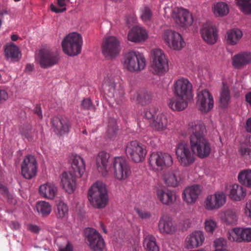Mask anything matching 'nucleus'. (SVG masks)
<instances>
[{
    "mask_svg": "<svg viewBox=\"0 0 251 251\" xmlns=\"http://www.w3.org/2000/svg\"><path fill=\"white\" fill-rule=\"evenodd\" d=\"M38 62L42 68L47 69L58 64V53L48 50H41L39 53Z\"/></svg>",
    "mask_w": 251,
    "mask_h": 251,
    "instance_id": "nucleus-13",
    "label": "nucleus"
},
{
    "mask_svg": "<svg viewBox=\"0 0 251 251\" xmlns=\"http://www.w3.org/2000/svg\"><path fill=\"white\" fill-rule=\"evenodd\" d=\"M20 134L23 138L26 139L28 141L33 139V136L30 129L27 127H22L20 129Z\"/></svg>",
    "mask_w": 251,
    "mask_h": 251,
    "instance_id": "nucleus-51",
    "label": "nucleus"
},
{
    "mask_svg": "<svg viewBox=\"0 0 251 251\" xmlns=\"http://www.w3.org/2000/svg\"><path fill=\"white\" fill-rule=\"evenodd\" d=\"M242 35V31L238 28H234L228 31L226 33L227 43L230 45L237 44Z\"/></svg>",
    "mask_w": 251,
    "mask_h": 251,
    "instance_id": "nucleus-37",
    "label": "nucleus"
},
{
    "mask_svg": "<svg viewBox=\"0 0 251 251\" xmlns=\"http://www.w3.org/2000/svg\"><path fill=\"white\" fill-rule=\"evenodd\" d=\"M88 198L94 207L97 208L105 207L108 201L106 185L102 182L97 181L89 189Z\"/></svg>",
    "mask_w": 251,
    "mask_h": 251,
    "instance_id": "nucleus-3",
    "label": "nucleus"
},
{
    "mask_svg": "<svg viewBox=\"0 0 251 251\" xmlns=\"http://www.w3.org/2000/svg\"><path fill=\"white\" fill-rule=\"evenodd\" d=\"M136 211L139 216L142 219H149L151 217V214L148 212L140 210L138 208L136 209Z\"/></svg>",
    "mask_w": 251,
    "mask_h": 251,
    "instance_id": "nucleus-56",
    "label": "nucleus"
},
{
    "mask_svg": "<svg viewBox=\"0 0 251 251\" xmlns=\"http://www.w3.org/2000/svg\"><path fill=\"white\" fill-rule=\"evenodd\" d=\"M85 170V164L83 159L78 155H74L72 163V172L76 176L81 177Z\"/></svg>",
    "mask_w": 251,
    "mask_h": 251,
    "instance_id": "nucleus-30",
    "label": "nucleus"
},
{
    "mask_svg": "<svg viewBox=\"0 0 251 251\" xmlns=\"http://www.w3.org/2000/svg\"><path fill=\"white\" fill-rule=\"evenodd\" d=\"M110 155L104 151H100L96 158V165L99 171L101 172L104 176L107 174V165Z\"/></svg>",
    "mask_w": 251,
    "mask_h": 251,
    "instance_id": "nucleus-32",
    "label": "nucleus"
},
{
    "mask_svg": "<svg viewBox=\"0 0 251 251\" xmlns=\"http://www.w3.org/2000/svg\"><path fill=\"white\" fill-rule=\"evenodd\" d=\"M159 232L164 234H173L176 230V227L171 217L167 215L161 216L158 224Z\"/></svg>",
    "mask_w": 251,
    "mask_h": 251,
    "instance_id": "nucleus-22",
    "label": "nucleus"
},
{
    "mask_svg": "<svg viewBox=\"0 0 251 251\" xmlns=\"http://www.w3.org/2000/svg\"><path fill=\"white\" fill-rule=\"evenodd\" d=\"M59 251H73V246L71 244L68 242L65 247H60Z\"/></svg>",
    "mask_w": 251,
    "mask_h": 251,
    "instance_id": "nucleus-62",
    "label": "nucleus"
},
{
    "mask_svg": "<svg viewBox=\"0 0 251 251\" xmlns=\"http://www.w3.org/2000/svg\"><path fill=\"white\" fill-rule=\"evenodd\" d=\"M251 62V54L243 52L235 55L232 58V65L236 69H240Z\"/></svg>",
    "mask_w": 251,
    "mask_h": 251,
    "instance_id": "nucleus-33",
    "label": "nucleus"
},
{
    "mask_svg": "<svg viewBox=\"0 0 251 251\" xmlns=\"http://www.w3.org/2000/svg\"><path fill=\"white\" fill-rule=\"evenodd\" d=\"M201 34L203 40L208 44L213 45L218 40V29L216 26L210 22L204 24L201 29Z\"/></svg>",
    "mask_w": 251,
    "mask_h": 251,
    "instance_id": "nucleus-18",
    "label": "nucleus"
},
{
    "mask_svg": "<svg viewBox=\"0 0 251 251\" xmlns=\"http://www.w3.org/2000/svg\"><path fill=\"white\" fill-rule=\"evenodd\" d=\"M188 131L190 134V146L184 142L179 143L176 153L180 164L183 167L191 165L195 161V154L201 158L209 156L211 147L206 135L207 130L204 124L200 121L189 123Z\"/></svg>",
    "mask_w": 251,
    "mask_h": 251,
    "instance_id": "nucleus-1",
    "label": "nucleus"
},
{
    "mask_svg": "<svg viewBox=\"0 0 251 251\" xmlns=\"http://www.w3.org/2000/svg\"><path fill=\"white\" fill-rule=\"evenodd\" d=\"M240 154L246 159L251 161V149L248 148H241L239 150Z\"/></svg>",
    "mask_w": 251,
    "mask_h": 251,
    "instance_id": "nucleus-53",
    "label": "nucleus"
},
{
    "mask_svg": "<svg viewBox=\"0 0 251 251\" xmlns=\"http://www.w3.org/2000/svg\"><path fill=\"white\" fill-rule=\"evenodd\" d=\"M174 93L176 97L191 100L193 98L192 85L187 79L181 78L174 84Z\"/></svg>",
    "mask_w": 251,
    "mask_h": 251,
    "instance_id": "nucleus-9",
    "label": "nucleus"
},
{
    "mask_svg": "<svg viewBox=\"0 0 251 251\" xmlns=\"http://www.w3.org/2000/svg\"><path fill=\"white\" fill-rule=\"evenodd\" d=\"M156 195L158 200L164 205H171L176 201V194L174 191L169 189H158Z\"/></svg>",
    "mask_w": 251,
    "mask_h": 251,
    "instance_id": "nucleus-24",
    "label": "nucleus"
},
{
    "mask_svg": "<svg viewBox=\"0 0 251 251\" xmlns=\"http://www.w3.org/2000/svg\"><path fill=\"white\" fill-rule=\"evenodd\" d=\"M0 193L3 196H6L9 192L7 188L2 184H0Z\"/></svg>",
    "mask_w": 251,
    "mask_h": 251,
    "instance_id": "nucleus-64",
    "label": "nucleus"
},
{
    "mask_svg": "<svg viewBox=\"0 0 251 251\" xmlns=\"http://www.w3.org/2000/svg\"><path fill=\"white\" fill-rule=\"evenodd\" d=\"M76 176L72 172H65L61 177V185L63 189L68 193L72 194L76 188Z\"/></svg>",
    "mask_w": 251,
    "mask_h": 251,
    "instance_id": "nucleus-21",
    "label": "nucleus"
},
{
    "mask_svg": "<svg viewBox=\"0 0 251 251\" xmlns=\"http://www.w3.org/2000/svg\"><path fill=\"white\" fill-rule=\"evenodd\" d=\"M226 245V241L222 238H218L214 241V245L217 249L219 247L223 248V247Z\"/></svg>",
    "mask_w": 251,
    "mask_h": 251,
    "instance_id": "nucleus-57",
    "label": "nucleus"
},
{
    "mask_svg": "<svg viewBox=\"0 0 251 251\" xmlns=\"http://www.w3.org/2000/svg\"><path fill=\"white\" fill-rule=\"evenodd\" d=\"M151 93L146 90H143L137 94L136 100L142 105L149 103L151 100Z\"/></svg>",
    "mask_w": 251,
    "mask_h": 251,
    "instance_id": "nucleus-42",
    "label": "nucleus"
},
{
    "mask_svg": "<svg viewBox=\"0 0 251 251\" xmlns=\"http://www.w3.org/2000/svg\"><path fill=\"white\" fill-rule=\"evenodd\" d=\"M82 45V37L79 34L75 32L68 34L62 42L64 52L71 56L79 54L81 50Z\"/></svg>",
    "mask_w": 251,
    "mask_h": 251,
    "instance_id": "nucleus-4",
    "label": "nucleus"
},
{
    "mask_svg": "<svg viewBox=\"0 0 251 251\" xmlns=\"http://www.w3.org/2000/svg\"><path fill=\"white\" fill-rule=\"evenodd\" d=\"M246 195V190L241 185L234 184L229 186V197L235 201H240Z\"/></svg>",
    "mask_w": 251,
    "mask_h": 251,
    "instance_id": "nucleus-34",
    "label": "nucleus"
},
{
    "mask_svg": "<svg viewBox=\"0 0 251 251\" xmlns=\"http://www.w3.org/2000/svg\"><path fill=\"white\" fill-rule=\"evenodd\" d=\"M68 208L67 205L62 201H60L57 205L56 215L58 218H62L68 213Z\"/></svg>",
    "mask_w": 251,
    "mask_h": 251,
    "instance_id": "nucleus-49",
    "label": "nucleus"
},
{
    "mask_svg": "<svg viewBox=\"0 0 251 251\" xmlns=\"http://www.w3.org/2000/svg\"><path fill=\"white\" fill-rule=\"evenodd\" d=\"M36 208L38 213L43 216H46L51 212V206L45 201H39L36 203Z\"/></svg>",
    "mask_w": 251,
    "mask_h": 251,
    "instance_id": "nucleus-41",
    "label": "nucleus"
},
{
    "mask_svg": "<svg viewBox=\"0 0 251 251\" xmlns=\"http://www.w3.org/2000/svg\"><path fill=\"white\" fill-rule=\"evenodd\" d=\"M102 51L106 57L110 58L115 57L120 51L119 41L114 36L106 38L102 43Z\"/></svg>",
    "mask_w": 251,
    "mask_h": 251,
    "instance_id": "nucleus-17",
    "label": "nucleus"
},
{
    "mask_svg": "<svg viewBox=\"0 0 251 251\" xmlns=\"http://www.w3.org/2000/svg\"><path fill=\"white\" fill-rule=\"evenodd\" d=\"M34 112L36 114L40 119L43 117L41 107L40 105L37 104L34 109Z\"/></svg>",
    "mask_w": 251,
    "mask_h": 251,
    "instance_id": "nucleus-61",
    "label": "nucleus"
},
{
    "mask_svg": "<svg viewBox=\"0 0 251 251\" xmlns=\"http://www.w3.org/2000/svg\"><path fill=\"white\" fill-rule=\"evenodd\" d=\"M227 237L230 241H243L242 229L239 228H233L228 232Z\"/></svg>",
    "mask_w": 251,
    "mask_h": 251,
    "instance_id": "nucleus-43",
    "label": "nucleus"
},
{
    "mask_svg": "<svg viewBox=\"0 0 251 251\" xmlns=\"http://www.w3.org/2000/svg\"><path fill=\"white\" fill-rule=\"evenodd\" d=\"M243 241L251 242V228L242 229Z\"/></svg>",
    "mask_w": 251,
    "mask_h": 251,
    "instance_id": "nucleus-54",
    "label": "nucleus"
},
{
    "mask_svg": "<svg viewBox=\"0 0 251 251\" xmlns=\"http://www.w3.org/2000/svg\"><path fill=\"white\" fill-rule=\"evenodd\" d=\"M190 100L181 99L180 98L175 97L169 99L168 105L171 109L176 111H182L188 106V102Z\"/></svg>",
    "mask_w": 251,
    "mask_h": 251,
    "instance_id": "nucleus-35",
    "label": "nucleus"
},
{
    "mask_svg": "<svg viewBox=\"0 0 251 251\" xmlns=\"http://www.w3.org/2000/svg\"><path fill=\"white\" fill-rule=\"evenodd\" d=\"M240 10L244 14L251 15V0H236Z\"/></svg>",
    "mask_w": 251,
    "mask_h": 251,
    "instance_id": "nucleus-44",
    "label": "nucleus"
},
{
    "mask_svg": "<svg viewBox=\"0 0 251 251\" xmlns=\"http://www.w3.org/2000/svg\"><path fill=\"white\" fill-rule=\"evenodd\" d=\"M27 230L34 233H38L40 230L39 227L35 225L29 224L27 227Z\"/></svg>",
    "mask_w": 251,
    "mask_h": 251,
    "instance_id": "nucleus-58",
    "label": "nucleus"
},
{
    "mask_svg": "<svg viewBox=\"0 0 251 251\" xmlns=\"http://www.w3.org/2000/svg\"><path fill=\"white\" fill-rule=\"evenodd\" d=\"M118 129L114 120H111L108 124L106 134L110 139L115 138L117 135Z\"/></svg>",
    "mask_w": 251,
    "mask_h": 251,
    "instance_id": "nucleus-45",
    "label": "nucleus"
},
{
    "mask_svg": "<svg viewBox=\"0 0 251 251\" xmlns=\"http://www.w3.org/2000/svg\"><path fill=\"white\" fill-rule=\"evenodd\" d=\"M148 36L145 29L139 26H134L128 34V40L134 42H140L145 40Z\"/></svg>",
    "mask_w": 251,
    "mask_h": 251,
    "instance_id": "nucleus-29",
    "label": "nucleus"
},
{
    "mask_svg": "<svg viewBox=\"0 0 251 251\" xmlns=\"http://www.w3.org/2000/svg\"><path fill=\"white\" fill-rule=\"evenodd\" d=\"M143 247L146 251H159V247L157 244L156 238L151 234L145 236Z\"/></svg>",
    "mask_w": 251,
    "mask_h": 251,
    "instance_id": "nucleus-36",
    "label": "nucleus"
},
{
    "mask_svg": "<svg viewBox=\"0 0 251 251\" xmlns=\"http://www.w3.org/2000/svg\"><path fill=\"white\" fill-rule=\"evenodd\" d=\"M152 61L151 71L158 75L165 74L169 70L168 59L163 50L155 49L151 51Z\"/></svg>",
    "mask_w": 251,
    "mask_h": 251,
    "instance_id": "nucleus-6",
    "label": "nucleus"
},
{
    "mask_svg": "<svg viewBox=\"0 0 251 251\" xmlns=\"http://www.w3.org/2000/svg\"><path fill=\"white\" fill-rule=\"evenodd\" d=\"M238 180L242 185L251 188V170L241 171L238 174Z\"/></svg>",
    "mask_w": 251,
    "mask_h": 251,
    "instance_id": "nucleus-39",
    "label": "nucleus"
},
{
    "mask_svg": "<svg viewBox=\"0 0 251 251\" xmlns=\"http://www.w3.org/2000/svg\"><path fill=\"white\" fill-rule=\"evenodd\" d=\"M114 177L118 180H126L131 174V171L127 160L121 156L115 157L112 161Z\"/></svg>",
    "mask_w": 251,
    "mask_h": 251,
    "instance_id": "nucleus-7",
    "label": "nucleus"
},
{
    "mask_svg": "<svg viewBox=\"0 0 251 251\" xmlns=\"http://www.w3.org/2000/svg\"><path fill=\"white\" fill-rule=\"evenodd\" d=\"M230 94L228 86L224 82L220 94V103L222 107H226L230 101Z\"/></svg>",
    "mask_w": 251,
    "mask_h": 251,
    "instance_id": "nucleus-38",
    "label": "nucleus"
},
{
    "mask_svg": "<svg viewBox=\"0 0 251 251\" xmlns=\"http://www.w3.org/2000/svg\"><path fill=\"white\" fill-rule=\"evenodd\" d=\"M158 113V110L155 107H150L145 108L142 114L143 117L151 121L155 118Z\"/></svg>",
    "mask_w": 251,
    "mask_h": 251,
    "instance_id": "nucleus-47",
    "label": "nucleus"
},
{
    "mask_svg": "<svg viewBox=\"0 0 251 251\" xmlns=\"http://www.w3.org/2000/svg\"><path fill=\"white\" fill-rule=\"evenodd\" d=\"M201 189L198 185H193L186 188L183 192V200L187 203H194L201 194Z\"/></svg>",
    "mask_w": 251,
    "mask_h": 251,
    "instance_id": "nucleus-26",
    "label": "nucleus"
},
{
    "mask_svg": "<svg viewBox=\"0 0 251 251\" xmlns=\"http://www.w3.org/2000/svg\"><path fill=\"white\" fill-rule=\"evenodd\" d=\"M51 123L53 130L57 134L62 135L69 132L70 124L68 119L56 117L52 119Z\"/></svg>",
    "mask_w": 251,
    "mask_h": 251,
    "instance_id": "nucleus-23",
    "label": "nucleus"
},
{
    "mask_svg": "<svg viewBox=\"0 0 251 251\" xmlns=\"http://www.w3.org/2000/svg\"><path fill=\"white\" fill-rule=\"evenodd\" d=\"M67 1V0H57V4L59 7L57 8L56 6L51 4L50 6V10L56 13H62L65 11L66 10Z\"/></svg>",
    "mask_w": 251,
    "mask_h": 251,
    "instance_id": "nucleus-48",
    "label": "nucleus"
},
{
    "mask_svg": "<svg viewBox=\"0 0 251 251\" xmlns=\"http://www.w3.org/2000/svg\"><path fill=\"white\" fill-rule=\"evenodd\" d=\"M151 128L156 131H162L168 128L169 125L167 116L163 113L158 112L155 118L150 122Z\"/></svg>",
    "mask_w": 251,
    "mask_h": 251,
    "instance_id": "nucleus-25",
    "label": "nucleus"
},
{
    "mask_svg": "<svg viewBox=\"0 0 251 251\" xmlns=\"http://www.w3.org/2000/svg\"><path fill=\"white\" fill-rule=\"evenodd\" d=\"M152 17V12L148 7H145L141 10V18L144 22L150 21Z\"/></svg>",
    "mask_w": 251,
    "mask_h": 251,
    "instance_id": "nucleus-50",
    "label": "nucleus"
},
{
    "mask_svg": "<svg viewBox=\"0 0 251 251\" xmlns=\"http://www.w3.org/2000/svg\"><path fill=\"white\" fill-rule=\"evenodd\" d=\"M162 38L167 45L174 50H180L185 45L180 34L172 30H165Z\"/></svg>",
    "mask_w": 251,
    "mask_h": 251,
    "instance_id": "nucleus-12",
    "label": "nucleus"
},
{
    "mask_svg": "<svg viewBox=\"0 0 251 251\" xmlns=\"http://www.w3.org/2000/svg\"><path fill=\"white\" fill-rule=\"evenodd\" d=\"M205 229L206 231L212 233L216 227V222L211 219H208L205 221Z\"/></svg>",
    "mask_w": 251,
    "mask_h": 251,
    "instance_id": "nucleus-52",
    "label": "nucleus"
},
{
    "mask_svg": "<svg viewBox=\"0 0 251 251\" xmlns=\"http://www.w3.org/2000/svg\"><path fill=\"white\" fill-rule=\"evenodd\" d=\"M173 163L170 154L162 152L152 153L149 158V165L153 169L162 170L171 166Z\"/></svg>",
    "mask_w": 251,
    "mask_h": 251,
    "instance_id": "nucleus-8",
    "label": "nucleus"
},
{
    "mask_svg": "<svg viewBox=\"0 0 251 251\" xmlns=\"http://www.w3.org/2000/svg\"><path fill=\"white\" fill-rule=\"evenodd\" d=\"M126 153L134 162L138 163L144 159L146 151L140 143L137 141H132L127 144Z\"/></svg>",
    "mask_w": 251,
    "mask_h": 251,
    "instance_id": "nucleus-10",
    "label": "nucleus"
},
{
    "mask_svg": "<svg viewBox=\"0 0 251 251\" xmlns=\"http://www.w3.org/2000/svg\"><path fill=\"white\" fill-rule=\"evenodd\" d=\"M223 220L227 224H235L237 221V216L235 211L232 210H226L224 214Z\"/></svg>",
    "mask_w": 251,
    "mask_h": 251,
    "instance_id": "nucleus-46",
    "label": "nucleus"
},
{
    "mask_svg": "<svg viewBox=\"0 0 251 251\" xmlns=\"http://www.w3.org/2000/svg\"><path fill=\"white\" fill-rule=\"evenodd\" d=\"M213 10L214 14L216 16L223 17L228 13L229 8L226 3L219 2L214 4Z\"/></svg>",
    "mask_w": 251,
    "mask_h": 251,
    "instance_id": "nucleus-40",
    "label": "nucleus"
},
{
    "mask_svg": "<svg viewBox=\"0 0 251 251\" xmlns=\"http://www.w3.org/2000/svg\"><path fill=\"white\" fill-rule=\"evenodd\" d=\"M4 53L7 59H10L13 62L18 61L22 56L19 47L13 43L5 46Z\"/></svg>",
    "mask_w": 251,
    "mask_h": 251,
    "instance_id": "nucleus-28",
    "label": "nucleus"
},
{
    "mask_svg": "<svg viewBox=\"0 0 251 251\" xmlns=\"http://www.w3.org/2000/svg\"><path fill=\"white\" fill-rule=\"evenodd\" d=\"M124 64L129 72H140L144 69L146 60L142 53L131 50L125 54Z\"/></svg>",
    "mask_w": 251,
    "mask_h": 251,
    "instance_id": "nucleus-5",
    "label": "nucleus"
},
{
    "mask_svg": "<svg viewBox=\"0 0 251 251\" xmlns=\"http://www.w3.org/2000/svg\"><path fill=\"white\" fill-rule=\"evenodd\" d=\"M21 174L27 179H31L37 175V162L35 157L32 155L25 156L21 163Z\"/></svg>",
    "mask_w": 251,
    "mask_h": 251,
    "instance_id": "nucleus-11",
    "label": "nucleus"
},
{
    "mask_svg": "<svg viewBox=\"0 0 251 251\" xmlns=\"http://www.w3.org/2000/svg\"><path fill=\"white\" fill-rule=\"evenodd\" d=\"M126 23L127 25H131L134 23L136 21V18L133 15L128 16L126 17Z\"/></svg>",
    "mask_w": 251,
    "mask_h": 251,
    "instance_id": "nucleus-63",
    "label": "nucleus"
},
{
    "mask_svg": "<svg viewBox=\"0 0 251 251\" xmlns=\"http://www.w3.org/2000/svg\"><path fill=\"white\" fill-rule=\"evenodd\" d=\"M57 188L52 183H47L41 185L39 188L40 196L48 199H53L57 194Z\"/></svg>",
    "mask_w": 251,
    "mask_h": 251,
    "instance_id": "nucleus-31",
    "label": "nucleus"
},
{
    "mask_svg": "<svg viewBox=\"0 0 251 251\" xmlns=\"http://www.w3.org/2000/svg\"><path fill=\"white\" fill-rule=\"evenodd\" d=\"M213 104V98L207 90H203L198 93L197 106L199 110L207 113L212 109Z\"/></svg>",
    "mask_w": 251,
    "mask_h": 251,
    "instance_id": "nucleus-16",
    "label": "nucleus"
},
{
    "mask_svg": "<svg viewBox=\"0 0 251 251\" xmlns=\"http://www.w3.org/2000/svg\"><path fill=\"white\" fill-rule=\"evenodd\" d=\"M204 240L203 233L200 231L193 232L186 239V245L188 249H192L201 246Z\"/></svg>",
    "mask_w": 251,
    "mask_h": 251,
    "instance_id": "nucleus-27",
    "label": "nucleus"
},
{
    "mask_svg": "<svg viewBox=\"0 0 251 251\" xmlns=\"http://www.w3.org/2000/svg\"><path fill=\"white\" fill-rule=\"evenodd\" d=\"M115 74L111 71L107 72L102 84V89L104 95L109 99H113L117 105L123 103L124 91L120 84L115 81Z\"/></svg>",
    "mask_w": 251,
    "mask_h": 251,
    "instance_id": "nucleus-2",
    "label": "nucleus"
},
{
    "mask_svg": "<svg viewBox=\"0 0 251 251\" xmlns=\"http://www.w3.org/2000/svg\"><path fill=\"white\" fill-rule=\"evenodd\" d=\"M172 18L176 23L182 27L190 26L193 22L191 14L187 10L182 8H175L172 11Z\"/></svg>",
    "mask_w": 251,
    "mask_h": 251,
    "instance_id": "nucleus-15",
    "label": "nucleus"
},
{
    "mask_svg": "<svg viewBox=\"0 0 251 251\" xmlns=\"http://www.w3.org/2000/svg\"><path fill=\"white\" fill-rule=\"evenodd\" d=\"M8 98L6 91L4 90L0 89V102L6 100Z\"/></svg>",
    "mask_w": 251,
    "mask_h": 251,
    "instance_id": "nucleus-60",
    "label": "nucleus"
},
{
    "mask_svg": "<svg viewBox=\"0 0 251 251\" xmlns=\"http://www.w3.org/2000/svg\"><path fill=\"white\" fill-rule=\"evenodd\" d=\"M81 107L85 110H90L94 108L91 100L89 99H84L81 102Z\"/></svg>",
    "mask_w": 251,
    "mask_h": 251,
    "instance_id": "nucleus-55",
    "label": "nucleus"
},
{
    "mask_svg": "<svg viewBox=\"0 0 251 251\" xmlns=\"http://www.w3.org/2000/svg\"><path fill=\"white\" fill-rule=\"evenodd\" d=\"M183 179L182 173L177 169L168 171L163 175L165 183L172 187L178 186L182 182Z\"/></svg>",
    "mask_w": 251,
    "mask_h": 251,
    "instance_id": "nucleus-20",
    "label": "nucleus"
},
{
    "mask_svg": "<svg viewBox=\"0 0 251 251\" xmlns=\"http://www.w3.org/2000/svg\"><path fill=\"white\" fill-rule=\"evenodd\" d=\"M226 196L223 192H217L214 195H208L204 201V206L208 210L218 209L226 203Z\"/></svg>",
    "mask_w": 251,
    "mask_h": 251,
    "instance_id": "nucleus-19",
    "label": "nucleus"
},
{
    "mask_svg": "<svg viewBox=\"0 0 251 251\" xmlns=\"http://www.w3.org/2000/svg\"><path fill=\"white\" fill-rule=\"evenodd\" d=\"M7 199V202L12 205H15L16 203V200L13 197V195L9 193L6 196L4 197Z\"/></svg>",
    "mask_w": 251,
    "mask_h": 251,
    "instance_id": "nucleus-59",
    "label": "nucleus"
},
{
    "mask_svg": "<svg viewBox=\"0 0 251 251\" xmlns=\"http://www.w3.org/2000/svg\"><path fill=\"white\" fill-rule=\"evenodd\" d=\"M85 234L91 249L94 251H102L105 244L103 238L100 233L95 229L86 228Z\"/></svg>",
    "mask_w": 251,
    "mask_h": 251,
    "instance_id": "nucleus-14",
    "label": "nucleus"
}]
</instances>
